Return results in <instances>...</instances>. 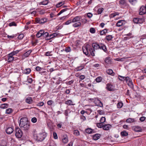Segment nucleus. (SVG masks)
<instances>
[{
  "mask_svg": "<svg viewBox=\"0 0 146 146\" xmlns=\"http://www.w3.org/2000/svg\"><path fill=\"white\" fill-rule=\"evenodd\" d=\"M84 53L86 55L91 54L92 56H95V50L88 44H86L82 48Z\"/></svg>",
  "mask_w": 146,
  "mask_h": 146,
  "instance_id": "nucleus-1",
  "label": "nucleus"
},
{
  "mask_svg": "<svg viewBox=\"0 0 146 146\" xmlns=\"http://www.w3.org/2000/svg\"><path fill=\"white\" fill-rule=\"evenodd\" d=\"M81 19L80 16H77L75 17L72 20V23H74L72 25V26L74 28H77L81 26V23L79 21Z\"/></svg>",
  "mask_w": 146,
  "mask_h": 146,
  "instance_id": "nucleus-2",
  "label": "nucleus"
},
{
  "mask_svg": "<svg viewBox=\"0 0 146 146\" xmlns=\"http://www.w3.org/2000/svg\"><path fill=\"white\" fill-rule=\"evenodd\" d=\"M47 136V133L45 132H40L37 135H34L35 139L38 141H42L44 140Z\"/></svg>",
  "mask_w": 146,
  "mask_h": 146,
  "instance_id": "nucleus-3",
  "label": "nucleus"
},
{
  "mask_svg": "<svg viewBox=\"0 0 146 146\" xmlns=\"http://www.w3.org/2000/svg\"><path fill=\"white\" fill-rule=\"evenodd\" d=\"M23 135V132L19 128H16L15 130V135L18 138L21 137Z\"/></svg>",
  "mask_w": 146,
  "mask_h": 146,
  "instance_id": "nucleus-4",
  "label": "nucleus"
},
{
  "mask_svg": "<svg viewBox=\"0 0 146 146\" xmlns=\"http://www.w3.org/2000/svg\"><path fill=\"white\" fill-rule=\"evenodd\" d=\"M47 19L45 18H36L35 19L36 22L39 24L43 23L46 22Z\"/></svg>",
  "mask_w": 146,
  "mask_h": 146,
  "instance_id": "nucleus-5",
  "label": "nucleus"
},
{
  "mask_svg": "<svg viewBox=\"0 0 146 146\" xmlns=\"http://www.w3.org/2000/svg\"><path fill=\"white\" fill-rule=\"evenodd\" d=\"M29 123V122L28 121L27 119L26 118L23 117L21 118L20 119L19 126L20 127Z\"/></svg>",
  "mask_w": 146,
  "mask_h": 146,
  "instance_id": "nucleus-6",
  "label": "nucleus"
},
{
  "mask_svg": "<svg viewBox=\"0 0 146 146\" xmlns=\"http://www.w3.org/2000/svg\"><path fill=\"white\" fill-rule=\"evenodd\" d=\"M146 13V8L144 6H142L140 8L139 11V14L140 15H143L145 14Z\"/></svg>",
  "mask_w": 146,
  "mask_h": 146,
  "instance_id": "nucleus-7",
  "label": "nucleus"
},
{
  "mask_svg": "<svg viewBox=\"0 0 146 146\" xmlns=\"http://www.w3.org/2000/svg\"><path fill=\"white\" fill-rule=\"evenodd\" d=\"M133 129L135 131L137 132H141L143 130L142 128L140 126H138L133 127Z\"/></svg>",
  "mask_w": 146,
  "mask_h": 146,
  "instance_id": "nucleus-8",
  "label": "nucleus"
},
{
  "mask_svg": "<svg viewBox=\"0 0 146 146\" xmlns=\"http://www.w3.org/2000/svg\"><path fill=\"white\" fill-rule=\"evenodd\" d=\"M99 49L102 50L105 52H107V49L106 46L102 43L100 44Z\"/></svg>",
  "mask_w": 146,
  "mask_h": 146,
  "instance_id": "nucleus-9",
  "label": "nucleus"
},
{
  "mask_svg": "<svg viewBox=\"0 0 146 146\" xmlns=\"http://www.w3.org/2000/svg\"><path fill=\"white\" fill-rule=\"evenodd\" d=\"M106 89L110 91H113L114 90V87L113 85L108 84H107Z\"/></svg>",
  "mask_w": 146,
  "mask_h": 146,
  "instance_id": "nucleus-10",
  "label": "nucleus"
},
{
  "mask_svg": "<svg viewBox=\"0 0 146 146\" xmlns=\"http://www.w3.org/2000/svg\"><path fill=\"white\" fill-rule=\"evenodd\" d=\"M92 46L93 48V49L97 50L99 49L100 44H98L97 43H94L92 44Z\"/></svg>",
  "mask_w": 146,
  "mask_h": 146,
  "instance_id": "nucleus-11",
  "label": "nucleus"
},
{
  "mask_svg": "<svg viewBox=\"0 0 146 146\" xmlns=\"http://www.w3.org/2000/svg\"><path fill=\"white\" fill-rule=\"evenodd\" d=\"M111 127V125L110 124H107L103 125V129L105 130H108Z\"/></svg>",
  "mask_w": 146,
  "mask_h": 146,
  "instance_id": "nucleus-12",
  "label": "nucleus"
},
{
  "mask_svg": "<svg viewBox=\"0 0 146 146\" xmlns=\"http://www.w3.org/2000/svg\"><path fill=\"white\" fill-rule=\"evenodd\" d=\"M30 125L29 123H27V124L25 125H23V126H20V127L22 128L24 130H27L29 128Z\"/></svg>",
  "mask_w": 146,
  "mask_h": 146,
  "instance_id": "nucleus-13",
  "label": "nucleus"
},
{
  "mask_svg": "<svg viewBox=\"0 0 146 146\" xmlns=\"http://www.w3.org/2000/svg\"><path fill=\"white\" fill-rule=\"evenodd\" d=\"M8 58L7 60V61L9 62H13L14 59V57L11 55H9V54L7 56Z\"/></svg>",
  "mask_w": 146,
  "mask_h": 146,
  "instance_id": "nucleus-14",
  "label": "nucleus"
},
{
  "mask_svg": "<svg viewBox=\"0 0 146 146\" xmlns=\"http://www.w3.org/2000/svg\"><path fill=\"white\" fill-rule=\"evenodd\" d=\"M32 52V50H29L28 51L26 52L23 55V56L25 57H28L30 55L31 53Z\"/></svg>",
  "mask_w": 146,
  "mask_h": 146,
  "instance_id": "nucleus-15",
  "label": "nucleus"
},
{
  "mask_svg": "<svg viewBox=\"0 0 146 146\" xmlns=\"http://www.w3.org/2000/svg\"><path fill=\"white\" fill-rule=\"evenodd\" d=\"M33 102L32 98L30 97H28L26 99V102L29 104H32Z\"/></svg>",
  "mask_w": 146,
  "mask_h": 146,
  "instance_id": "nucleus-16",
  "label": "nucleus"
},
{
  "mask_svg": "<svg viewBox=\"0 0 146 146\" xmlns=\"http://www.w3.org/2000/svg\"><path fill=\"white\" fill-rule=\"evenodd\" d=\"M100 134H96L93 136V139L95 140H97L100 138Z\"/></svg>",
  "mask_w": 146,
  "mask_h": 146,
  "instance_id": "nucleus-17",
  "label": "nucleus"
},
{
  "mask_svg": "<svg viewBox=\"0 0 146 146\" xmlns=\"http://www.w3.org/2000/svg\"><path fill=\"white\" fill-rule=\"evenodd\" d=\"M13 129L12 127H9L6 129V131L8 134H11L13 132Z\"/></svg>",
  "mask_w": 146,
  "mask_h": 146,
  "instance_id": "nucleus-18",
  "label": "nucleus"
},
{
  "mask_svg": "<svg viewBox=\"0 0 146 146\" xmlns=\"http://www.w3.org/2000/svg\"><path fill=\"white\" fill-rule=\"evenodd\" d=\"M68 141L67 136L66 135L64 136L62 139V142L64 144H65L67 143Z\"/></svg>",
  "mask_w": 146,
  "mask_h": 146,
  "instance_id": "nucleus-19",
  "label": "nucleus"
},
{
  "mask_svg": "<svg viewBox=\"0 0 146 146\" xmlns=\"http://www.w3.org/2000/svg\"><path fill=\"white\" fill-rule=\"evenodd\" d=\"M73 102L72 100H68L65 102V104L69 106L75 105V104H73Z\"/></svg>",
  "mask_w": 146,
  "mask_h": 146,
  "instance_id": "nucleus-20",
  "label": "nucleus"
},
{
  "mask_svg": "<svg viewBox=\"0 0 146 146\" xmlns=\"http://www.w3.org/2000/svg\"><path fill=\"white\" fill-rule=\"evenodd\" d=\"M31 70L30 68H27L23 70V73L24 74H29L31 72Z\"/></svg>",
  "mask_w": 146,
  "mask_h": 146,
  "instance_id": "nucleus-21",
  "label": "nucleus"
},
{
  "mask_svg": "<svg viewBox=\"0 0 146 146\" xmlns=\"http://www.w3.org/2000/svg\"><path fill=\"white\" fill-rule=\"evenodd\" d=\"M123 20H119L116 24V26L117 27H119L123 25Z\"/></svg>",
  "mask_w": 146,
  "mask_h": 146,
  "instance_id": "nucleus-22",
  "label": "nucleus"
},
{
  "mask_svg": "<svg viewBox=\"0 0 146 146\" xmlns=\"http://www.w3.org/2000/svg\"><path fill=\"white\" fill-rule=\"evenodd\" d=\"M135 121V119L132 118H129L127 119L126 120V122L129 123L134 122Z\"/></svg>",
  "mask_w": 146,
  "mask_h": 146,
  "instance_id": "nucleus-23",
  "label": "nucleus"
},
{
  "mask_svg": "<svg viewBox=\"0 0 146 146\" xmlns=\"http://www.w3.org/2000/svg\"><path fill=\"white\" fill-rule=\"evenodd\" d=\"M58 35V33H55L53 34H52V35H50V38H48L47 39H50L51 38H54V37H55L57 35Z\"/></svg>",
  "mask_w": 146,
  "mask_h": 146,
  "instance_id": "nucleus-24",
  "label": "nucleus"
},
{
  "mask_svg": "<svg viewBox=\"0 0 146 146\" xmlns=\"http://www.w3.org/2000/svg\"><path fill=\"white\" fill-rule=\"evenodd\" d=\"M8 105L7 104H1L0 106V108L2 109H6L8 107Z\"/></svg>",
  "mask_w": 146,
  "mask_h": 146,
  "instance_id": "nucleus-25",
  "label": "nucleus"
},
{
  "mask_svg": "<svg viewBox=\"0 0 146 146\" xmlns=\"http://www.w3.org/2000/svg\"><path fill=\"white\" fill-rule=\"evenodd\" d=\"M106 72L109 75H114V73L113 72V70L111 69H109L107 70Z\"/></svg>",
  "mask_w": 146,
  "mask_h": 146,
  "instance_id": "nucleus-26",
  "label": "nucleus"
},
{
  "mask_svg": "<svg viewBox=\"0 0 146 146\" xmlns=\"http://www.w3.org/2000/svg\"><path fill=\"white\" fill-rule=\"evenodd\" d=\"M98 98H88V101L90 102H93L96 104V102Z\"/></svg>",
  "mask_w": 146,
  "mask_h": 146,
  "instance_id": "nucleus-27",
  "label": "nucleus"
},
{
  "mask_svg": "<svg viewBox=\"0 0 146 146\" xmlns=\"http://www.w3.org/2000/svg\"><path fill=\"white\" fill-rule=\"evenodd\" d=\"M85 132L88 133H92L93 131V130L91 128H88L85 129Z\"/></svg>",
  "mask_w": 146,
  "mask_h": 146,
  "instance_id": "nucleus-28",
  "label": "nucleus"
},
{
  "mask_svg": "<svg viewBox=\"0 0 146 146\" xmlns=\"http://www.w3.org/2000/svg\"><path fill=\"white\" fill-rule=\"evenodd\" d=\"M73 133L76 136H78L80 135V132L77 130H74L73 131Z\"/></svg>",
  "mask_w": 146,
  "mask_h": 146,
  "instance_id": "nucleus-29",
  "label": "nucleus"
},
{
  "mask_svg": "<svg viewBox=\"0 0 146 146\" xmlns=\"http://www.w3.org/2000/svg\"><path fill=\"white\" fill-rule=\"evenodd\" d=\"M96 102L97 103H98V104L97 105L98 106H99L100 107H102L103 106V104L101 102V101L99 100V99H97Z\"/></svg>",
  "mask_w": 146,
  "mask_h": 146,
  "instance_id": "nucleus-30",
  "label": "nucleus"
},
{
  "mask_svg": "<svg viewBox=\"0 0 146 146\" xmlns=\"http://www.w3.org/2000/svg\"><path fill=\"white\" fill-rule=\"evenodd\" d=\"M119 3L120 4L122 5H126V2L125 0H120Z\"/></svg>",
  "mask_w": 146,
  "mask_h": 146,
  "instance_id": "nucleus-31",
  "label": "nucleus"
},
{
  "mask_svg": "<svg viewBox=\"0 0 146 146\" xmlns=\"http://www.w3.org/2000/svg\"><path fill=\"white\" fill-rule=\"evenodd\" d=\"M121 134L123 136H126L128 135V133L126 131H124L121 132Z\"/></svg>",
  "mask_w": 146,
  "mask_h": 146,
  "instance_id": "nucleus-32",
  "label": "nucleus"
},
{
  "mask_svg": "<svg viewBox=\"0 0 146 146\" xmlns=\"http://www.w3.org/2000/svg\"><path fill=\"white\" fill-rule=\"evenodd\" d=\"M84 68V66H78L76 68V70L77 71H80L83 69Z\"/></svg>",
  "mask_w": 146,
  "mask_h": 146,
  "instance_id": "nucleus-33",
  "label": "nucleus"
},
{
  "mask_svg": "<svg viewBox=\"0 0 146 146\" xmlns=\"http://www.w3.org/2000/svg\"><path fill=\"white\" fill-rule=\"evenodd\" d=\"M119 14V13L118 12H115L113 13H111L110 15V17L113 18L116 16V15H118Z\"/></svg>",
  "mask_w": 146,
  "mask_h": 146,
  "instance_id": "nucleus-34",
  "label": "nucleus"
},
{
  "mask_svg": "<svg viewBox=\"0 0 146 146\" xmlns=\"http://www.w3.org/2000/svg\"><path fill=\"white\" fill-rule=\"evenodd\" d=\"M105 62L107 64H110L111 62V61L109 57L106 58L105 60Z\"/></svg>",
  "mask_w": 146,
  "mask_h": 146,
  "instance_id": "nucleus-35",
  "label": "nucleus"
},
{
  "mask_svg": "<svg viewBox=\"0 0 146 146\" xmlns=\"http://www.w3.org/2000/svg\"><path fill=\"white\" fill-rule=\"evenodd\" d=\"M113 38V36L111 35L107 36L106 37V40L108 41L111 40Z\"/></svg>",
  "mask_w": 146,
  "mask_h": 146,
  "instance_id": "nucleus-36",
  "label": "nucleus"
},
{
  "mask_svg": "<svg viewBox=\"0 0 146 146\" xmlns=\"http://www.w3.org/2000/svg\"><path fill=\"white\" fill-rule=\"evenodd\" d=\"M19 52V51L18 50L13 51L12 52H11L9 54L10 55H11V56H13V55H14L18 53Z\"/></svg>",
  "mask_w": 146,
  "mask_h": 146,
  "instance_id": "nucleus-37",
  "label": "nucleus"
},
{
  "mask_svg": "<svg viewBox=\"0 0 146 146\" xmlns=\"http://www.w3.org/2000/svg\"><path fill=\"white\" fill-rule=\"evenodd\" d=\"M72 23V20L70 19L66 21L64 23H63V25H68L70 24L71 23Z\"/></svg>",
  "mask_w": 146,
  "mask_h": 146,
  "instance_id": "nucleus-38",
  "label": "nucleus"
},
{
  "mask_svg": "<svg viewBox=\"0 0 146 146\" xmlns=\"http://www.w3.org/2000/svg\"><path fill=\"white\" fill-rule=\"evenodd\" d=\"M12 110L11 108H9L6 110V113L7 114H10L12 112Z\"/></svg>",
  "mask_w": 146,
  "mask_h": 146,
  "instance_id": "nucleus-39",
  "label": "nucleus"
},
{
  "mask_svg": "<svg viewBox=\"0 0 146 146\" xmlns=\"http://www.w3.org/2000/svg\"><path fill=\"white\" fill-rule=\"evenodd\" d=\"M102 79V77L101 76H99L96 78V80L97 82H99L101 81Z\"/></svg>",
  "mask_w": 146,
  "mask_h": 146,
  "instance_id": "nucleus-40",
  "label": "nucleus"
},
{
  "mask_svg": "<svg viewBox=\"0 0 146 146\" xmlns=\"http://www.w3.org/2000/svg\"><path fill=\"white\" fill-rule=\"evenodd\" d=\"M128 85L130 86L131 88H133V84L132 80H131L130 82L127 83Z\"/></svg>",
  "mask_w": 146,
  "mask_h": 146,
  "instance_id": "nucleus-41",
  "label": "nucleus"
},
{
  "mask_svg": "<svg viewBox=\"0 0 146 146\" xmlns=\"http://www.w3.org/2000/svg\"><path fill=\"white\" fill-rule=\"evenodd\" d=\"M107 32V29H105L104 30H102V31H101L100 32V34L101 35H102L106 33Z\"/></svg>",
  "mask_w": 146,
  "mask_h": 146,
  "instance_id": "nucleus-42",
  "label": "nucleus"
},
{
  "mask_svg": "<svg viewBox=\"0 0 146 146\" xmlns=\"http://www.w3.org/2000/svg\"><path fill=\"white\" fill-rule=\"evenodd\" d=\"M124 80H125L126 82L127 83L128 82H130L131 80L129 77H125L124 78Z\"/></svg>",
  "mask_w": 146,
  "mask_h": 146,
  "instance_id": "nucleus-43",
  "label": "nucleus"
},
{
  "mask_svg": "<svg viewBox=\"0 0 146 146\" xmlns=\"http://www.w3.org/2000/svg\"><path fill=\"white\" fill-rule=\"evenodd\" d=\"M48 1L47 0H46L45 1H44L40 3V4L45 5H46L48 3Z\"/></svg>",
  "mask_w": 146,
  "mask_h": 146,
  "instance_id": "nucleus-44",
  "label": "nucleus"
},
{
  "mask_svg": "<svg viewBox=\"0 0 146 146\" xmlns=\"http://www.w3.org/2000/svg\"><path fill=\"white\" fill-rule=\"evenodd\" d=\"M103 10L104 9L102 8H99V9H98V14H101L103 11Z\"/></svg>",
  "mask_w": 146,
  "mask_h": 146,
  "instance_id": "nucleus-45",
  "label": "nucleus"
},
{
  "mask_svg": "<svg viewBox=\"0 0 146 146\" xmlns=\"http://www.w3.org/2000/svg\"><path fill=\"white\" fill-rule=\"evenodd\" d=\"M105 121L106 118L105 117H102L100 120V121L101 123H103Z\"/></svg>",
  "mask_w": 146,
  "mask_h": 146,
  "instance_id": "nucleus-46",
  "label": "nucleus"
},
{
  "mask_svg": "<svg viewBox=\"0 0 146 146\" xmlns=\"http://www.w3.org/2000/svg\"><path fill=\"white\" fill-rule=\"evenodd\" d=\"M97 126L99 128H103V125L102 123H97Z\"/></svg>",
  "mask_w": 146,
  "mask_h": 146,
  "instance_id": "nucleus-47",
  "label": "nucleus"
},
{
  "mask_svg": "<svg viewBox=\"0 0 146 146\" xmlns=\"http://www.w3.org/2000/svg\"><path fill=\"white\" fill-rule=\"evenodd\" d=\"M64 4V3L63 2H60L59 3H58L56 5V7L57 8L59 7L60 6Z\"/></svg>",
  "mask_w": 146,
  "mask_h": 146,
  "instance_id": "nucleus-48",
  "label": "nucleus"
},
{
  "mask_svg": "<svg viewBox=\"0 0 146 146\" xmlns=\"http://www.w3.org/2000/svg\"><path fill=\"white\" fill-rule=\"evenodd\" d=\"M71 48L69 46H68L67 47H66L65 49V50L66 52H70L71 51Z\"/></svg>",
  "mask_w": 146,
  "mask_h": 146,
  "instance_id": "nucleus-49",
  "label": "nucleus"
},
{
  "mask_svg": "<svg viewBox=\"0 0 146 146\" xmlns=\"http://www.w3.org/2000/svg\"><path fill=\"white\" fill-rule=\"evenodd\" d=\"M44 103L43 102H38L37 104V106H42L44 105Z\"/></svg>",
  "mask_w": 146,
  "mask_h": 146,
  "instance_id": "nucleus-50",
  "label": "nucleus"
},
{
  "mask_svg": "<svg viewBox=\"0 0 146 146\" xmlns=\"http://www.w3.org/2000/svg\"><path fill=\"white\" fill-rule=\"evenodd\" d=\"M9 26L10 27L12 26H16L17 25L14 22H12L9 24Z\"/></svg>",
  "mask_w": 146,
  "mask_h": 146,
  "instance_id": "nucleus-51",
  "label": "nucleus"
},
{
  "mask_svg": "<svg viewBox=\"0 0 146 146\" xmlns=\"http://www.w3.org/2000/svg\"><path fill=\"white\" fill-rule=\"evenodd\" d=\"M125 77H123L121 76H119L118 77V78L119 80L121 81H123L124 80V78Z\"/></svg>",
  "mask_w": 146,
  "mask_h": 146,
  "instance_id": "nucleus-52",
  "label": "nucleus"
},
{
  "mask_svg": "<svg viewBox=\"0 0 146 146\" xmlns=\"http://www.w3.org/2000/svg\"><path fill=\"white\" fill-rule=\"evenodd\" d=\"M123 103L121 102H119L117 104V107L118 108H120L122 107L123 106Z\"/></svg>",
  "mask_w": 146,
  "mask_h": 146,
  "instance_id": "nucleus-53",
  "label": "nucleus"
},
{
  "mask_svg": "<svg viewBox=\"0 0 146 146\" xmlns=\"http://www.w3.org/2000/svg\"><path fill=\"white\" fill-rule=\"evenodd\" d=\"M24 35L23 34H21L18 36V38L19 39H22L24 37Z\"/></svg>",
  "mask_w": 146,
  "mask_h": 146,
  "instance_id": "nucleus-54",
  "label": "nucleus"
},
{
  "mask_svg": "<svg viewBox=\"0 0 146 146\" xmlns=\"http://www.w3.org/2000/svg\"><path fill=\"white\" fill-rule=\"evenodd\" d=\"M54 103V102L51 100H49L47 102V104L49 106H51Z\"/></svg>",
  "mask_w": 146,
  "mask_h": 146,
  "instance_id": "nucleus-55",
  "label": "nucleus"
},
{
  "mask_svg": "<svg viewBox=\"0 0 146 146\" xmlns=\"http://www.w3.org/2000/svg\"><path fill=\"white\" fill-rule=\"evenodd\" d=\"M37 121V119L35 117H33L31 119V121L33 123H36Z\"/></svg>",
  "mask_w": 146,
  "mask_h": 146,
  "instance_id": "nucleus-56",
  "label": "nucleus"
},
{
  "mask_svg": "<svg viewBox=\"0 0 146 146\" xmlns=\"http://www.w3.org/2000/svg\"><path fill=\"white\" fill-rule=\"evenodd\" d=\"M139 18H135L133 19V21L135 23H138Z\"/></svg>",
  "mask_w": 146,
  "mask_h": 146,
  "instance_id": "nucleus-57",
  "label": "nucleus"
},
{
  "mask_svg": "<svg viewBox=\"0 0 146 146\" xmlns=\"http://www.w3.org/2000/svg\"><path fill=\"white\" fill-rule=\"evenodd\" d=\"M138 23H142L144 21V20L143 18H139L138 20Z\"/></svg>",
  "mask_w": 146,
  "mask_h": 146,
  "instance_id": "nucleus-58",
  "label": "nucleus"
},
{
  "mask_svg": "<svg viewBox=\"0 0 146 146\" xmlns=\"http://www.w3.org/2000/svg\"><path fill=\"white\" fill-rule=\"evenodd\" d=\"M90 32L92 33H95V30L94 28H92L90 29Z\"/></svg>",
  "mask_w": 146,
  "mask_h": 146,
  "instance_id": "nucleus-59",
  "label": "nucleus"
},
{
  "mask_svg": "<svg viewBox=\"0 0 146 146\" xmlns=\"http://www.w3.org/2000/svg\"><path fill=\"white\" fill-rule=\"evenodd\" d=\"M42 68H41L39 66H36V70L37 71H40L41 70Z\"/></svg>",
  "mask_w": 146,
  "mask_h": 146,
  "instance_id": "nucleus-60",
  "label": "nucleus"
},
{
  "mask_svg": "<svg viewBox=\"0 0 146 146\" xmlns=\"http://www.w3.org/2000/svg\"><path fill=\"white\" fill-rule=\"evenodd\" d=\"M69 111V109H67L65 110L64 112V114L66 116H68V113Z\"/></svg>",
  "mask_w": 146,
  "mask_h": 146,
  "instance_id": "nucleus-61",
  "label": "nucleus"
},
{
  "mask_svg": "<svg viewBox=\"0 0 146 146\" xmlns=\"http://www.w3.org/2000/svg\"><path fill=\"white\" fill-rule=\"evenodd\" d=\"M146 117H144V116H142V117H141L140 118H139V120L141 121V122H143V121H145V119H146Z\"/></svg>",
  "mask_w": 146,
  "mask_h": 146,
  "instance_id": "nucleus-62",
  "label": "nucleus"
},
{
  "mask_svg": "<svg viewBox=\"0 0 146 146\" xmlns=\"http://www.w3.org/2000/svg\"><path fill=\"white\" fill-rule=\"evenodd\" d=\"M53 135L54 139H57L58 138L57 135L56 133L55 132H53Z\"/></svg>",
  "mask_w": 146,
  "mask_h": 146,
  "instance_id": "nucleus-63",
  "label": "nucleus"
},
{
  "mask_svg": "<svg viewBox=\"0 0 146 146\" xmlns=\"http://www.w3.org/2000/svg\"><path fill=\"white\" fill-rule=\"evenodd\" d=\"M33 81V80L31 78H28L27 80V82L29 83H31Z\"/></svg>",
  "mask_w": 146,
  "mask_h": 146,
  "instance_id": "nucleus-64",
  "label": "nucleus"
}]
</instances>
